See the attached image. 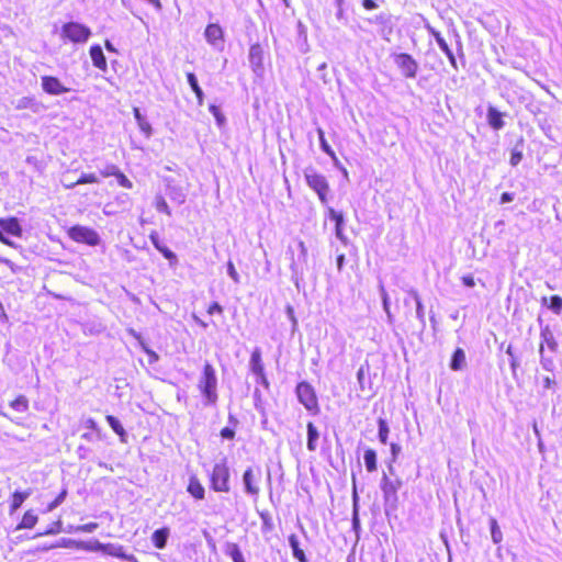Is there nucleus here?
<instances>
[{
    "instance_id": "f257e3e1",
    "label": "nucleus",
    "mask_w": 562,
    "mask_h": 562,
    "mask_svg": "<svg viewBox=\"0 0 562 562\" xmlns=\"http://www.w3.org/2000/svg\"><path fill=\"white\" fill-rule=\"evenodd\" d=\"M198 389L203 396L204 406H214L217 403V376L215 369L209 362L203 367L202 374L198 382Z\"/></svg>"
},
{
    "instance_id": "f03ea898",
    "label": "nucleus",
    "mask_w": 562,
    "mask_h": 562,
    "mask_svg": "<svg viewBox=\"0 0 562 562\" xmlns=\"http://www.w3.org/2000/svg\"><path fill=\"white\" fill-rule=\"evenodd\" d=\"M403 482L401 479H391L386 473L382 474L380 480V490L383 495L385 514L395 512L398 507V491Z\"/></svg>"
},
{
    "instance_id": "7ed1b4c3",
    "label": "nucleus",
    "mask_w": 562,
    "mask_h": 562,
    "mask_svg": "<svg viewBox=\"0 0 562 562\" xmlns=\"http://www.w3.org/2000/svg\"><path fill=\"white\" fill-rule=\"evenodd\" d=\"M231 468L226 457L216 461L210 473V486L214 492L228 493L231 491Z\"/></svg>"
},
{
    "instance_id": "20e7f679",
    "label": "nucleus",
    "mask_w": 562,
    "mask_h": 562,
    "mask_svg": "<svg viewBox=\"0 0 562 562\" xmlns=\"http://www.w3.org/2000/svg\"><path fill=\"white\" fill-rule=\"evenodd\" d=\"M288 251L291 254L292 280L299 288V282L303 280L304 270L307 266V248L302 240H297L295 247L289 246Z\"/></svg>"
},
{
    "instance_id": "39448f33",
    "label": "nucleus",
    "mask_w": 562,
    "mask_h": 562,
    "mask_svg": "<svg viewBox=\"0 0 562 562\" xmlns=\"http://www.w3.org/2000/svg\"><path fill=\"white\" fill-rule=\"evenodd\" d=\"M304 178L307 186L317 194L321 203L327 205L330 189L326 177L318 173L314 168H306Z\"/></svg>"
},
{
    "instance_id": "423d86ee",
    "label": "nucleus",
    "mask_w": 562,
    "mask_h": 562,
    "mask_svg": "<svg viewBox=\"0 0 562 562\" xmlns=\"http://www.w3.org/2000/svg\"><path fill=\"white\" fill-rule=\"evenodd\" d=\"M295 395L310 414L314 416L319 414L321 408L315 389L308 382H299L295 387Z\"/></svg>"
},
{
    "instance_id": "0eeeda50",
    "label": "nucleus",
    "mask_w": 562,
    "mask_h": 562,
    "mask_svg": "<svg viewBox=\"0 0 562 562\" xmlns=\"http://www.w3.org/2000/svg\"><path fill=\"white\" fill-rule=\"evenodd\" d=\"M261 479L262 471L259 467H249L243 473L241 480L244 485V492L255 501L258 499L260 494Z\"/></svg>"
},
{
    "instance_id": "6e6552de",
    "label": "nucleus",
    "mask_w": 562,
    "mask_h": 562,
    "mask_svg": "<svg viewBox=\"0 0 562 562\" xmlns=\"http://www.w3.org/2000/svg\"><path fill=\"white\" fill-rule=\"evenodd\" d=\"M60 35L75 44H83L91 36V30L81 23L68 22L63 25Z\"/></svg>"
},
{
    "instance_id": "1a4fd4ad",
    "label": "nucleus",
    "mask_w": 562,
    "mask_h": 562,
    "mask_svg": "<svg viewBox=\"0 0 562 562\" xmlns=\"http://www.w3.org/2000/svg\"><path fill=\"white\" fill-rule=\"evenodd\" d=\"M68 236L76 243L89 246H98L101 243L100 235L97 231L82 225H75L70 227L68 229Z\"/></svg>"
},
{
    "instance_id": "9d476101",
    "label": "nucleus",
    "mask_w": 562,
    "mask_h": 562,
    "mask_svg": "<svg viewBox=\"0 0 562 562\" xmlns=\"http://www.w3.org/2000/svg\"><path fill=\"white\" fill-rule=\"evenodd\" d=\"M394 64L400 69L401 74L408 79L416 77L418 71V63L412 55L406 53H396L392 55Z\"/></svg>"
},
{
    "instance_id": "9b49d317",
    "label": "nucleus",
    "mask_w": 562,
    "mask_h": 562,
    "mask_svg": "<svg viewBox=\"0 0 562 562\" xmlns=\"http://www.w3.org/2000/svg\"><path fill=\"white\" fill-rule=\"evenodd\" d=\"M16 110H30L34 114H41L47 106L34 95H25L13 102Z\"/></svg>"
},
{
    "instance_id": "f8f14e48",
    "label": "nucleus",
    "mask_w": 562,
    "mask_h": 562,
    "mask_svg": "<svg viewBox=\"0 0 562 562\" xmlns=\"http://www.w3.org/2000/svg\"><path fill=\"white\" fill-rule=\"evenodd\" d=\"M41 86L45 93L50 95H60L69 91L61 81L54 76H42Z\"/></svg>"
},
{
    "instance_id": "ddd939ff",
    "label": "nucleus",
    "mask_w": 562,
    "mask_h": 562,
    "mask_svg": "<svg viewBox=\"0 0 562 562\" xmlns=\"http://www.w3.org/2000/svg\"><path fill=\"white\" fill-rule=\"evenodd\" d=\"M204 36H205L206 42L210 45H212L216 48L223 46L224 32L218 24H216V23L209 24L204 31Z\"/></svg>"
},
{
    "instance_id": "4468645a",
    "label": "nucleus",
    "mask_w": 562,
    "mask_h": 562,
    "mask_svg": "<svg viewBox=\"0 0 562 562\" xmlns=\"http://www.w3.org/2000/svg\"><path fill=\"white\" fill-rule=\"evenodd\" d=\"M428 33L435 38L436 43L438 44V46L440 47V49L445 53V55L448 57L451 66L453 68L457 69V60H456V57L452 53V50L450 49L448 43L446 42V40L442 37V35L440 34V32H438L436 29H434L432 26L430 25H427L426 26Z\"/></svg>"
},
{
    "instance_id": "2eb2a0df",
    "label": "nucleus",
    "mask_w": 562,
    "mask_h": 562,
    "mask_svg": "<svg viewBox=\"0 0 562 562\" xmlns=\"http://www.w3.org/2000/svg\"><path fill=\"white\" fill-rule=\"evenodd\" d=\"M103 553L126 562H139L135 555L126 553L124 547L119 543H105Z\"/></svg>"
},
{
    "instance_id": "dca6fc26",
    "label": "nucleus",
    "mask_w": 562,
    "mask_h": 562,
    "mask_svg": "<svg viewBox=\"0 0 562 562\" xmlns=\"http://www.w3.org/2000/svg\"><path fill=\"white\" fill-rule=\"evenodd\" d=\"M540 339H541L540 348H539L540 355L543 353L544 346H547V348L552 352L557 351L558 342L554 338L553 331L551 330V328L548 325L541 328Z\"/></svg>"
},
{
    "instance_id": "f3484780",
    "label": "nucleus",
    "mask_w": 562,
    "mask_h": 562,
    "mask_svg": "<svg viewBox=\"0 0 562 562\" xmlns=\"http://www.w3.org/2000/svg\"><path fill=\"white\" fill-rule=\"evenodd\" d=\"M0 227L5 233L15 237H21L23 233L22 226L16 217L0 218Z\"/></svg>"
},
{
    "instance_id": "a211bd4d",
    "label": "nucleus",
    "mask_w": 562,
    "mask_h": 562,
    "mask_svg": "<svg viewBox=\"0 0 562 562\" xmlns=\"http://www.w3.org/2000/svg\"><path fill=\"white\" fill-rule=\"evenodd\" d=\"M90 57L92 60V64L95 68L105 71L108 68L106 58L103 54L102 47L100 45H92L90 47Z\"/></svg>"
},
{
    "instance_id": "6ab92c4d",
    "label": "nucleus",
    "mask_w": 562,
    "mask_h": 562,
    "mask_svg": "<svg viewBox=\"0 0 562 562\" xmlns=\"http://www.w3.org/2000/svg\"><path fill=\"white\" fill-rule=\"evenodd\" d=\"M262 48L259 44H254L249 48V64L255 72L262 68Z\"/></svg>"
},
{
    "instance_id": "aec40b11",
    "label": "nucleus",
    "mask_w": 562,
    "mask_h": 562,
    "mask_svg": "<svg viewBox=\"0 0 562 562\" xmlns=\"http://www.w3.org/2000/svg\"><path fill=\"white\" fill-rule=\"evenodd\" d=\"M249 368L252 374L262 375L265 373V367L261 359V351L259 348H255L251 352L250 360H249Z\"/></svg>"
},
{
    "instance_id": "412c9836",
    "label": "nucleus",
    "mask_w": 562,
    "mask_h": 562,
    "mask_svg": "<svg viewBox=\"0 0 562 562\" xmlns=\"http://www.w3.org/2000/svg\"><path fill=\"white\" fill-rule=\"evenodd\" d=\"M187 491L195 499L204 498L205 488L195 475L190 476Z\"/></svg>"
},
{
    "instance_id": "4be33fe9",
    "label": "nucleus",
    "mask_w": 562,
    "mask_h": 562,
    "mask_svg": "<svg viewBox=\"0 0 562 562\" xmlns=\"http://www.w3.org/2000/svg\"><path fill=\"white\" fill-rule=\"evenodd\" d=\"M133 114L136 120V123L138 125V128L140 132L149 138L153 134V128L150 123L147 121V119L140 113V110L138 108L133 109Z\"/></svg>"
},
{
    "instance_id": "5701e85b",
    "label": "nucleus",
    "mask_w": 562,
    "mask_h": 562,
    "mask_svg": "<svg viewBox=\"0 0 562 562\" xmlns=\"http://www.w3.org/2000/svg\"><path fill=\"white\" fill-rule=\"evenodd\" d=\"M306 428H307L306 447H307L308 451L314 452L317 449V440L319 438V432L312 422L307 423Z\"/></svg>"
},
{
    "instance_id": "b1692460",
    "label": "nucleus",
    "mask_w": 562,
    "mask_h": 562,
    "mask_svg": "<svg viewBox=\"0 0 562 562\" xmlns=\"http://www.w3.org/2000/svg\"><path fill=\"white\" fill-rule=\"evenodd\" d=\"M31 494H32V490H30V488L26 491H23V492H20V491L14 492L12 495V502L10 505V514H13L15 510H18L22 506L24 501L31 496Z\"/></svg>"
},
{
    "instance_id": "393cba45",
    "label": "nucleus",
    "mask_w": 562,
    "mask_h": 562,
    "mask_svg": "<svg viewBox=\"0 0 562 562\" xmlns=\"http://www.w3.org/2000/svg\"><path fill=\"white\" fill-rule=\"evenodd\" d=\"M487 121H488V124L494 130H501L504 127V121H503L502 113L493 106H490L487 110Z\"/></svg>"
},
{
    "instance_id": "a878e982",
    "label": "nucleus",
    "mask_w": 562,
    "mask_h": 562,
    "mask_svg": "<svg viewBox=\"0 0 562 562\" xmlns=\"http://www.w3.org/2000/svg\"><path fill=\"white\" fill-rule=\"evenodd\" d=\"M169 537L168 528H160L154 531L151 536V541L157 549H164L167 544V540Z\"/></svg>"
},
{
    "instance_id": "bb28decb",
    "label": "nucleus",
    "mask_w": 562,
    "mask_h": 562,
    "mask_svg": "<svg viewBox=\"0 0 562 562\" xmlns=\"http://www.w3.org/2000/svg\"><path fill=\"white\" fill-rule=\"evenodd\" d=\"M289 546L292 549V554L300 562H307V558L304 551L300 548L299 538L295 535L289 537Z\"/></svg>"
},
{
    "instance_id": "cd10ccee",
    "label": "nucleus",
    "mask_w": 562,
    "mask_h": 562,
    "mask_svg": "<svg viewBox=\"0 0 562 562\" xmlns=\"http://www.w3.org/2000/svg\"><path fill=\"white\" fill-rule=\"evenodd\" d=\"M188 83L191 87L192 91L195 93L198 104L202 105L204 102V93L201 87L199 86L196 76L193 72L187 74Z\"/></svg>"
},
{
    "instance_id": "c85d7f7f",
    "label": "nucleus",
    "mask_w": 562,
    "mask_h": 562,
    "mask_svg": "<svg viewBox=\"0 0 562 562\" xmlns=\"http://www.w3.org/2000/svg\"><path fill=\"white\" fill-rule=\"evenodd\" d=\"M465 364V352L461 348H457L450 361V369L453 371L461 370Z\"/></svg>"
},
{
    "instance_id": "c756f323",
    "label": "nucleus",
    "mask_w": 562,
    "mask_h": 562,
    "mask_svg": "<svg viewBox=\"0 0 562 562\" xmlns=\"http://www.w3.org/2000/svg\"><path fill=\"white\" fill-rule=\"evenodd\" d=\"M363 461L368 472L376 471V452L373 449L368 448L364 450Z\"/></svg>"
},
{
    "instance_id": "7c9ffc66",
    "label": "nucleus",
    "mask_w": 562,
    "mask_h": 562,
    "mask_svg": "<svg viewBox=\"0 0 562 562\" xmlns=\"http://www.w3.org/2000/svg\"><path fill=\"white\" fill-rule=\"evenodd\" d=\"M106 422L109 424V426L112 428V430L120 436L121 438V441L122 442H125L126 441V432L122 426V424L120 423V420L112 416V415H108L106 416Z\"/></svg>"
},
{
    "instance_id": "2f4dec72",
    "label": "nucleus",
    "mask_w": 562,
    "mask_h": 562,
    "mask_svg": "<svg viewBox=\"0 0 562 562\" xmlns=\"http://www.w3.org/2000/svg\"><path fill=\"white\" fill-rule=\"evenodd\" d=\"M317 135H318V139H319L321 149H322L326 155H328L331 159H334L335 161H337L336 154H335V151L333 150V148L330 147V145L327 143V140H326V138H325V133H324L323 128H321V127H318V128H317Z\"/></svg>"
},
{
    "instance_id": "473e14b6",
    "label": "nucleus",
    "mask_w": 562,
    "mask_h": 562,
    "mask_svg": "<svg viewBox=\"0 0 562 562\" xmlns=\"http://www.w3.org/2000/svg\"><path fill=\"white\" fill-rule=\"evenodd\" d=\"M37 522V516L32 512L27 510L23 517L21 522L18 525L16 529H31Z\"/></svg>"
},
{
    "instance_id": "72a5a7b5",
    "label": "nucleus",
    "mask_w": 562,
    "mask_h": 562,
    "mask_svg": "<svg viewBox=\"0 0 562 562\" xmlns=\"http://www.w3.org/2000/svg\"><path fill=\"white\" fill-rule=\"evenodd\" d=\"M328 216L335 223H337V238L342 239V225L344 216L341 213L336 212L333 207H328Z\"/></svg>"
},
{
    "instance_id": "f704fd0d",
    "label": "nucleus",
    "mask_w": 562,
    "mask_h": 562,
    "mask_svg": "<svg viewBox=\"0 0 562 562\" xmlns=\"http://www.w3.org/2000/svg\"><path fill=\"white\" fill-rule=\"evenodd\" d=\"M409 294L412 295V297L414 299L415 303H416V317L419 319V322L423 324V326L425 325V311H424V306L422 304V301H420V297L417 293L416 290H409Z\"/></svg>"
},
{
    "instance_id": "c9c22d12",
    "label": "nucleus",
    "mask_w": 562,
    "mask_h": 562,
    "mask_svg": "<svg viewBox=\"0 0 562 562\" xmlns=\"http://www.w3.org/2000/svg\"><path fill=\"white\" fill-rule=\"evenodd\" d=\"M491 537L494 543L498 544L503 541V532L495 518L490 519Z\"/></svg>"
},
{
    "instance_id": "e433bc0d",
    "label": "nucleus",
    "mask_w": 562,
    "mask_h": 562,
    "mask_svg": "<svg viewBox=\"0 0 562 562\" xmlns=\"http://www.w3.org/2000/svg\"><path fill=\"white\" fill-rule=\"evenodd\" d=\"M99 182L98 177L94 173H82L78 180L71 184H65V188L71 189L77 184L97 183Z\"/></svg>"
},
{
    "instance_id": "4c0bfd02",
    "label": "nucleus",
    "mask_w": 562,
    "mask_h": 562,
    "mask_svg": "<svg viewBox=\"0 0 562 562\" xmlns=\"http://www.w3.org/2000/svg\"><path fill=\"white\" fill-rule=\"evenodd\" d=\"M378 426H379V430H378L379 440L381 441V443L385 445L387 442L389 432H390L389 425L385 419L379 418Z\"/></svg>"
},
{
    "instance_id": "58836bf2",
    "label": "nucleus",
    "mask_w": 562,
    "mask_h": 562,
    "mask_svg": "<svg viewBox=\"0 0 562 562\" xmlns=\"http://www.w3.org/2000/svg\"><path fill=\"white\" fill-rule=\"evenodd\" d=\"M104 544L105 543H102L99 540H93V541H89V542H81L79 544V548L83 549L86 551H90V552H102L103 553Z\"/></svg>"
},
{
    "instance_id": "ea45409f",
    "label": "nucleus",
    "mask_w": 562,
    "mask_h": 562,
    "mask_svg": "<svg viewBox=\"0 0 562 562\" xmlns=\"http://www.w3.org/2000/svg\"><path fill=\"white\" fill-rule=\"evenodd\" d=\"M368 373H369V363L366 362L360 366V368L358 369V372H357V381L359 383V389L361 391H364V389H366V380H367Z\"/></svg>"
},
{
    "instance_id": "a19ab883",
    "label": "nucleus",
    "mask_w": 562,
    "mask_h": 562,
    "mask_svg": "<svg viewBox=\"0 0 562 562\" xmlns=\"http://www.w3.org/2000/svg\"><path fill=\"white\" fill-rule=\"evenodd\" d=\"M10 406L16 412L24 413L29 408V401L25 396L20 395L11 402Z\"/></svg>"
},
{
    "instance_id": "79ce46f5",
    "label": "nucleus",
    "mask_w": 562,
    "mask_h": 562,
    "mask_svg": "<svg viewBox=\"0 0 562 562\" xmlns=\"http://www.w3.org/2000/svg\"><path fill=\"white\" fill-rule=\"evenodd\" d=\"M227 554L231 557L233 562H246L243 552L236 543H232L228 547Z\"/></svg>"
},
{
    "instance_id": "37998d69",
    "label": "nucleus",
    "mask_w": 562,
    "mask_h": 562,
    "mask_svg": "<svg viewBox=\"0 0 562 562\" xmlns=\"http://www.w3.org/2000/svg\"><path fill=\"white\" fill-rule=\"evenodd\" d=\"M154 205L158 212L171 215V211L162 195H156Z\"/></svg>"
},
{
    "instance_id": "c03bdc74",
    "label": "nucleus",
    "mask_w": 562,
    "mask_h": 562,
    "mask_svg": "<svg viewBox=\"0 0 562 562\" xmlns=\"http://www.w3.org/2000/svg\"><path fill=\"white\" fill-rule=\"evenodd\" d=\"M169 196L172 201H176L178 204H182L186 201V194L182 192L180 188L170 187Z\"/></svg>"
},
{
    "instance_id": "a18cd8bd",
    "label": "nucleus",
    "mask_w": 562,
    "mask_h": 562,
    "mask_svg": "<svg viewBox=\"0 0 562 562\" xmlns=\"http://www.w3.org/2000/svg\"><path fill=\"white\" fill-rule=\"evenodd\" d=\"M401 450H402V448H401V446L398 443H395V442L391 443V457L392 458H391V462H390V464L387 467L389 472H390L391 475L394 474V468H393L392 463L396 461L398 454L401 453Z\"/></svg>"
},
{
    "instance_id": "49530a36",
    "label": "nucleus",
    "mask_w": 562,
    "mask_h": 562,
    "mask_svg": "<svg viewBox=\"0 0 562 562\" xmlns=\"http://www.w3.org/2000/svg\"><path fill=\"white\" fill-rule=\"evenodd\" d=\"M158 251L170 262V266H173L178 262V258L173 251H171L168 247L162 245L159 247Z\"/></svg>"
},
{
    "instance_id": "de8ad7c7",
    "label": "nucleus",
    "mask_w": 562,
    "mask_h": 562,
    "mask_svg": "<svg viewBox=\"0 0 562 562\" xmlns=\"http://www.w3.org/2000/svg\"><path fill=\"white\" fill-rule=\"evenodd\" d=\"M550 310H552L555 314H560L562 311V297L559 295H552L550 297Z\"/></svg>"
},
{
    "instance_id": "09e8293b",
    "label": "nucleus",
    "mask_w": 562,
    "mask_h": 562,
    "mask_svg": "<svg viewBox=\"0 0 562 562\" xmlns=\"http://www.w3.org/2000/svg\"><path fill=\"white\" fill-rule=\"evenodd\" d=\"M209 111L213 114V116L215 117L216 120V123L217 125H223L224 122H225V116L223 115V113L221 112L220 108L215 104H211L209 106Z\"/></svg>"
},
{
    "instance_id": "8fccbe9b",
    "label": "nucleus",
    "mask_w": 562,
    "mask_h": 562,
    "mask_svg": "<svg viewBox=\"0 0 562 562\" xmlns=\"http://www.w3.org/2000/svg\"><path fill=\"white\" fill-rule=\"evenodd\" d=\"M67 496V490L64 488L59 494L58 496L52 502L48 504L47 506V510L48 512H52L54 510L55 508H57L66 498Z\"/></svg>"
},
{
    "instance_id": "3c124183",
    "label": "nucleus",
    "mask_w": 562,
    "mask_h": 562,
    "mask_svg": "<svg viewBox=\"0 0 562 562\" xmlns=\"http://www.w3.org/2000/svg\"><path fill=\"white\" fill-rule=\"evenodd\" d=\"M540 364L546 371L552 372L554 370V361L552 358L540 355Z\"/></svg>"
},
{
    "instance_id": "603ef678",
    "label": "nucleus",
    "mask_w": 562,
    "mask_h": 562,
    "mask_svg": "<svg viewBox=\"0 0 562 562\" xmlns=\"http://www.w3.org/2000/svg\"><path fill=\"white\" fill-rule=\"evenodd\" d=\"M227 274L232 278V280L235 283L240 282V277H239L238 272L236 271L234 263L231 260L227 262Z\"/></svg>"
},
{
    "instance_id": "864d4df0",
    "label": "nucleus",
    "mask_w": 562,
    "mask_h": 562,
    "mask_svg": "<svg viewBox=\"0 0 562 562\" xmlns=\"http://www.w3.org/2000/svg\"><path fill=\"white\" fill-rule=\"evenodd\" d=\"M522 159V151L519 150L518 148H514L510 153V165L512 166H517Z\"/></svg>"
},
{
    "instance_id": "5fc2aeb1",
    "label": "nucleus",
    "mask_w": 562,
    "mask_h": 562,
    "mask_svg": "<svg viewBox=\"0 0 562 562\" xmlns=\"http://www.w3.org/2000/svg\"><path fill=\"white\" fill-rule=\"evenodd\" d=\"M98 527H99V525L97 522H88V524L78 526L76 531L91 533V532H94L98 529Z\"/></svg>"
},
{
    "instance_id": "6e6d98bb",
    "label": "nucleus",
    "mask_w": 562,
    "mask_h": 562,
    "mask_svg": "<svg viewBox=\"0 0 562 562\" xmlns=\"http://www.w3.org/2000/svg\"><path fill=\"white\" fill-rule=\"evenodd\" d=\"M117 183L126 189H131L133 187L132 181L121 171L116 176Z\"/></svg>"
},
{
    "instance_id": "4d7b16f0",
    "label": "nucleus",
    "mask_w": 562,
    "mask_h": 562,
    "mask_svg": "<svg viewBox=\"0 0 562 562\" xmlns=\"http://www.w3.org/2000/svg\"><path fill=\"white\" fill-rule=\"evenodd\" d=\"M382 305H383V310L386 314V318H387V322L390 324L393 323V315L391 313V310H390V297H385V299H382Z\"/></svg>"
},
{
    "instance_id": "13d9d810",
    "label": "nucleus",
    "mask_w": 562,
    "mask_h": 562,
    "mask_svg": "<svg viewBox=\"0 0 562 562\" xmlns=\"http://www.w3.org/2000/svg\"><path fill=\"white\" fill-rule=\"evenodd\" d=\"M143 350L148 356V362L149 364L156 363L159 360V356L151 349H149L146 346H143Z\"/></svg>"
},
{
    "instance_id": "bf43d9fd",
    "label": "nucleus",
    "mask_w": 562,
    "mask_h": 562,
    "mask_svg": "<svg viewBox=\"0 0 562 562\" xmlns=\"http://www.w3.org/2000/svg\"><path fill=\"white\" fill-rule=\"evenodd\" d=\"M149 239L151 241V244L154 245V247L158 250L159 247H161L164 244L161 243L158 234L156 232H153L150 235H149Z\"/></svg>"
},
{
    "instance_id": "052dcab7",
    "label": "nucleus",
    "mask_w": 562,
    "mask_h": 562,
    "mask_svg": "<svg viewBox=\"0 0 562 562\" xmlns=\"http://www.w3.org/2000/svg\"><path fill=\"white\" fill-rule=\"evenodd\" d=\"M119 172H120V169L116 166L110 165L106 167L105 171L102 172V175L104 177H109V176L116 177Z\"/></svg>"
},
{
    "instance_id": "680f3d73",
    "label": "nucleus",
    "mask_w": 562,
    "mask_h": 562,
    "mask_svg": "<svg viewBox=\"0 0 562 562\" xmlns=\"http://www.w3.org/2000/svg\"><path fill=\"white\" fill-rule=\"evenodd\" d=\"M207 313L210 315H213L215 313L217 314H222L223 313V307L217 303V302H214L212 303L209 308H207Z\"/></svg>"
},
{
    "instance_id": "e2e57ef3",
    "label": "nucleus",
    "mask_w": 562,
    "mask_h": 562,
    "mask_svg": "<svg viewBox=\"0 0 562 562\" xmlns=\"http://www.w3.org/2000/svg\"><path fill=\"white\" fill-rule=\"evenodd\" d=\"M221 436L224 439H233L235 437V431L229 427H225L221 430Z\"/></svg>"
},
{
    "instance_id": "0e129e2a",
    "label": "nucleus",
    "mask_w": 562,
    "mask_h": 562,
    "mask_svg": "<svg viewBox=\"0 0 562 562\" xmlns=\"http://www.w3.org/2000/svg\"><path fill=\"white\" fill-rule=\"evenodd\" d=\"M541 384L543 389L549 390L555 384V381L550 376H543L541 380Z\"/></svg>"
},
{
    "instance_id": "69168bd1",
    "label": "nucleus",
    "mask_w": 562,
    "mask_h": 562,
    "mask_svg": "<svg viewBox=\"0 0 562 562\" xmlns=\"http://www.w3.org/2000/svg\"><path fill=\"white\" fill-rule=\"evenodd\" d=\"M256 382L258 384L262 385L265 389H267V390L269 389L270 384H269V381H268V379L266 376V373H262V375H257L256 376Z\"/></svg>"
},
{
    "instance_id": "338daca9",
    "label": "nucleus",
    "mask_w": 562,
    "mask_h": 562,
    "mask_svg": "<svg viewBox=\"0 0 562 562\" xmlns=\"http://www.w3.org/2000/svg\"><path fill=\"white\" fill-rule=\"evenodd\" d=\"M462 283L468 288H473L475 285V280L472 276H463L462 277Z\"/></svg>"
},
{
    "instance_id": "774afa93",
    "label": "nucleus",
    "mask_w": 562,
    "mask_h": 562,
    "mask_svg": "<svg viewBox=\"0 0 562 562\" xmlns=\"http://www.w3.org/2000/svg\"><path fill=\"white\" fill-rule=\"evenodd\" d=\"M254 401H255V407L256 408L261 407V392L257 387L254 391Z\"/></svg>"
}]
</instances>
